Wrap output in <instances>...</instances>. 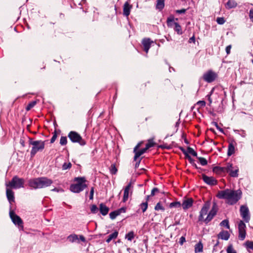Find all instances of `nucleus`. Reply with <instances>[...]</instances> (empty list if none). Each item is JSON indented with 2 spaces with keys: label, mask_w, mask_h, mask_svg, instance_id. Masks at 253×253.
<instances>
[{
  "label": "nucleus",
  "mask_w": 253,
  "mask_h": 253,
  "mask_svg": "<svg viewBox=\"0 0 253 253\" xmlns=\"http://www.w3.org/2000/svg\"><path fill=\"white\" fill-rule=\"evenodd\" d=\"M211 207V202L207 201L203 205L199 216V221H203L206 224L210 222L213 217L216 214L218 211V207L215 203H214L212 208L208 214Z\"/></svg>",
  "instance_id": "1"
},
{
  "label": "nucleus",
  "mask_w": 253,
  "mask_h": 253,
  "mask_svg": "<svg viewBox=\"0 0 253 253\" xmlns=\"http://www.w3.org/2000/svg\"><path fill=\"white\" fill-rule=\"evenodd\" d=\"M219 199H225L229 205H233L241 198V192L227 189L220 191L217 195Z\"/></svg>",
  "instance_id": "2"
},
{
  "label": "nucleus",
  "mask_w": 253,
  "mask_h": 253,
  "mask_svg": "<svg viewBox=\"0 0 253 253\" xmlns=\"http://www.w3.org/2000/svg\"><path fill=\"white\" fill-rule=\"evenodd\" d=\"M52 183V180L46 177L33 178L28 181L29 186L33 189L45 188L49 186Z\"/></svg>",
  "instance_id": "3"
},
{
  "label": "nucleus",
  "mask_w": 253,
  "mask_h": 253,
  "mask_svg": "<svg viewBox=\"0 0 253 253\" xmlns=\"http://www.w3.org/2000/svg\"><path fill=\"white\" fill-rule=\"evenodd\" d=\"M29 143L32 146L31 157H34L38 152L42 151L44 148L45 141L42 140H34L32 138H29Z\"/></svg>",
  "instance_id": "4"
},
{
  "label": "nucleus",
  "mask_w": 253,
  "mask_h": 253,
  "mask_svg": "<svg viewBox=\"0 0 253 253\" xmlns=\"http://www.w3.org/2000/svg\"><path fill=\"white\" fill-rule=\"evenodd\" d=\"M75 180L77 182L76 184H71L70 186V190L74 193H80L83 191L87 186L84 183L85 179L84 177H76Z\"/></svg>",
  "instance_id": "5"
},
{
  "label": "nucleus",
  "mask_w": 253,
  "mask_h": 253,
  "mask_svg": "<svg viewBox=\"0 0 253 253\" xmlns=\"http://www.w3.org/2000/svg\"><path fill=\"white\" fill-rule=\"evenodd\" d=\"M24 182L23 178L14 176L10 181L5 184V185L6 187L10 188L19 189L24 187Z\"/></svg>",
  "instance_id": "6"
},
{
  "label": "nucleus",
  "mask_w": 253,
  "mask_h": 253,
  "mask_svg": "<svg viewBox=\"0 0 253 253\" xmlns=\"http://www.w3.org/2000/svg\"><path fill=\"white\" fill-rule=\"evenodd\" d=\"M68 136L70 140L73 143H78L81 146H84L86 144L85 141L82 138L81 136L76 131H70L69 133Z\"/></svg>",
  "instance_id": "7"
},
{
  "label": "nucleus",
  "mask_w": 253,
  "mask_h": 253,
  "mask_svg": "<svg viewBox=\"0 0 253 253\" xmlns=\"http://www.w3.org/2000/svg\"><path fill=\"white\" fill-rule=\"evenodd\" d=\"M9 216L13 223L18 226L20 229H23V222L21 218L15 213L13 211L9 212Z\"/></svg>",
  "instance_id": "8"
},
{
  "label": "nucleus",
  "mask_w": 253,
  "mask_h": 253,
  "mask_svg": "<svg viewBox=\"0 0 253 253\" xmlns=\"http://www.w3.org/2000/svg\"><path fill=\"white\" fill-rule=\"evenodd\" d=\"M173 17H170L167 19V23L168 26L169 27H172L173 25L174 26V30L178 35H181L182 34V31L181 26L177 22H174Z\"/></svg>",
  "instance_id": "9"
},
{
  "label": "nucleus",
  "mask_w": 253,
  "mask_h": 253,
  "mask_svg": "<svg viewBox=\"0 0 253 253\" xmlns=\"http://www.w3.org/2000/svg\"><path fill=\"white\" fill-rule=\"evenodd\" d=\"M239 168L234 167L231 163H227L226 166V172L229 173L231 177H237L238 176Z\"/></svg>",
  "instance_id": "10"
},
{
  "label": "nucleus",
  "mask_w": 253,
  "mask_h": 253,
  "mask_svg": "<svg viewBox=\"0 0 253 253\" xmlns=\"http://www.w3.org/2000/svg\"><path fill=\"white\" fill-rule=\"evenodd\" d=\"M217 75L214 72L209 70L203 75V79L208 83L213 82L217 78Z\"/></svg>",
  "instance_id": "11"
},
{
  "label": "nucleus",
  "mask_w": 253,
  "mask_h": 253,
  "mask_svg": "<svg viewBox=\"0 0 253 253\" xmlns=\"http://www.w3.org/2000/svg\"><path fill=\"white\" fill-rule=\"evenodd\" d=\"M240 211L241 215L244 221L246 222H249L250 219V215L248 208L246 206L242 205L240 207Z\"/></svg>",
  "instance_id": "12"
},
{
  "label": "nucleus",
  "mask_w": 253,
  "mask_h": 253,
  "mask_svg": "<svg viewBox=\"0 0 253 253\" xmlns=\"http://www.w3.org/2000/svg\"><path fill=\"white\" fill-rule=\"evenodd\" d=\"M246 224L242 221L241 220L238 224V230H239V238L241 240H244L246 237Z\"/></svg>",
  "instance_id": "13"
},
{
  "label": "nucleus",
  "mask_w": 253,
  "mask_h": 253,
  "mask_svg": "<svg viewBox=\"0 0 253 253\" xmlns=\"http://www.w3.org/2000/svg\"><path fill=\"white\" fill-rule=\"evenodd\" d=\"M67 240L71 243H79V240L83 242H85V239L83 235H80L79 238L77 234H72L67 237Z\"/></svg>",
  "instance_id": "14"
},
{
  "label": "nucleus",
  "mask_w": 253,
  "mask_h": 253,
  "mask_svg": "<svg viewBox=\"0 0 253 253\" xmlns=\"http://www.w3.org/2000/svg\"><path fill=\"white\" fill-rule=\"evenodd\" d=\"M202 179L208 185L213 186L217 184V180L212 176H208L205 174L202 175Z\"/></svg>",
  "instance_id": "15"
},
{
  "label": "nucleus",
  "mask_w": 253,
  "mask_h": 253,
  "mask_svg": "<svg viewBox=\"0 0 253 253\" xmlns=\"http://www.w3.org/2000/svg\"><path fill=\"white\" fill-rule=\"evenodd\" d=\"M6 194L7 198L10 204L14 201V192L9 187H6Z\"/></svg>",
  "instance_id": "16"
},
{
  "label": "nucleus",
  "mask_w": 253,
  "mask_h": 253,
  "mask_svg": "<svg viewBox=\"0 0 253 253\" xmlns=\"http://www.w3.org/2000/svg\"><path fill=\"white\" fill-rule=\"evenodd\" d=\"M131 188V184L129 183L125 188L123 201L126 202L128 198L129 192Z\"/></svg>",
  "instance_id": "17"
},
{
  "label": "nucleus",
  "mask_w": 253,
  "mask_h": 253,
  "mask_svg": "<svg viewBox=\"0 0 253 253\" xmlns=\"http://www.w3.org/2000/svg\"><path fill=\"white\" fill-rule=\"evenodd\" d=\"M131 8L132 6L130 5L127 1L126 2L123 6L124 15L126 16H128L130 14V9Z\"/></svg>",
  "instance_id": "18"
},
{
  "label": "nucleus",
  "mask_w": 253,
  "mask_h": 253,
  "mask_svg": "<svg viewBox=\"0 0 253 253\" xmlns=\"http://www.w3.org/2000/svg\"><path fill=\"white\" fill-rule=\"evenodd\" d=\"M152 42L150 39H145L143 40L142 44L144 47V50L146 53H148Z\"/></svg>",
  "instance_id": "19"
},
{
  "label": "nucleus",
  "mask_w": 253,
  "mask_h": 253,
  "mask_svg": "<svg viewBox=\"0 0 253 253\" xmlns=\"http://www.w3.org/2000/svg\"><path fill=\"white\" fill-rule=\"evenodd\" d=\"M193 204V200L192 199H188L187 200H184L182 204V206L183 209L186 210L190 208Z\"/></svg>",
  "instance_id": "20"
},
{
  "label": "nucleus",
  "mask_w": 253,
  "mask_h": 253,
  "mask_svg": "<svg viewBox=\"0 0 253 253\" xmlns=\"http://www.w3.org/2000/svg\"><path fill=\"white\" fill-rule=\"evenodd\" d=\"M99 210L100 213L103 215H106L108 213L109 208L107 207H106L104 204L101 203L99 205Z\"/></svg>",
  "instance_id": "21"
},
{
  "label": "nucleus",
  "mask_w": 253,
  "mask_h": 253,
  "mask_svg": "<svg viewBox=\"0 0 253 253\" xmlns=\"http://www.w3.org/2000/svg\"><path fill=\"white\" fill-rule=\"evenodd\" d=\"M218 238L224 240H228L230 237V234H229L228 232L227 231H223L219 233V234L218 235Z\"/></svg>",
  "instance_id": "22"
},
{
  "label": "nucleus",
  "mask_w": 253,
  "mask_h": 253,
  "mask_svg": "<svg viewBox=\"0 0 253 253\" xmlns=\"http://www.w3.org/2000/svg\"><path fill=\"white\" fill-rule=\"evenodd\" d=\"M235 153V146L233 142L229 143L228 147L227 155L228 156H231Z\"/></svg>",
  "instance_id": "23"
},
{
  "label": "nucleus",
  "mask_w": 253,
  "mask_h": 253,
  "mask_svg": "<svg viewBox=\"0 0 253 253\" xmlns=\"http://www.w3.org/2000/svg\"><path fill=\"white\" fill-rule=\"evenodd\" d=\"M148 150L146 147L141 149L139 151H136L135 153V156L134 157V160L136 161L137 159L141 155L144 154Z\"/></svg>",
  "instance_id": "24"
},
{
  "label": "nucleus",
  "mask_w": 253,
  "mask_h": 253,
  "mask_svg": "<svg viewBox=\"0 0 253 253\" xmlns=\"http://www.w3.org/2000/svg\"><path fill=\"white\" fill-rule=\"evenodd\" d=\"M237 5V2L234 0H229L226 3V8L231 9L235 7Z\"/></svg>",
  "instance_id": "25"
},
{
  "label": "nucleus",
  "mask_w": 253,
  "mask_h": 253,
  "mask_svg": "<svg viewBox=\"0 0 253 253\" xmlns=\"http://www.w3.org/2000/svg\"><path fill=\"white\" fill-rule=\"evenodd\" d=\"M213 170L217 173H221L226 172V166L224 167H215L213 168Z\"/></svg>",
  "instance_id": "26"
},
{
  "label": "nucleus",
  "mask_w": 253,
  "mask_h": 253,
  "mask_svg": "<svg viewBox=\"0 0 253 253\" xmlns=\"http://www.w3.org/2000/svg\"><path fill=\"white\" fill-rule=\"evenodd\" d=\"M164 0H157L156 4V8L161 10L163 9L165 6Z\"/></svg>",
  "instance_id": "27"
},
{
  "label": "nucleus",
  "mask_w": 253,
  "mask_h": 253,
  "mask_svg": "<svg viewBox=\"0 0 253 253\" xmlns=\"http://www.w3.org/2000/svg\"><path fill=\"white\" fill-rule=\"evenodd\" d=\"M203 249V244L201 242L198 243L195 246V253L202 252Z\"/></svg>",
  "instance_id": "28"
},
{
  "label": "nucleus",
  "mask_w": 253,
  "mask_h": 253,
  "mask_svg": "<svg viewBox=\"0 0 253 253\" xmlns=\"http://www.w3.org/2000/svg\"><path fill=\"white\" fill-rule=\"evenodd\" d=\"M118 235V232L117 231H115L113 233L109 235L108 239L106 240V242L109 243L112 240L116 239Z\"/></svg>",
  "instance_id": "29"
},
{
  "label": "nucleus",
  "mask_w": 253,
  "mask_h": 253,
  "mask_svg": "<svg viewBox=\"0 0 253 253\" xmlns=\"http://www.w3.org/2000/svg\"><path fill=\"white\" fill-rule=\"evenodd\" d=\"M134 237V233L133 231H130L126 235V239L131 241Z\"/></svg>",
  "instance_id": "30"
},
{
  "label": "nucleus",
  "mask_w": 253,
  "mask_h": 253,
  "mask_svg": "<svg viewBox=\"0 0 253 253\" xmlns=\"http://www.w3.org/2000/svg\"><path fill=\"white\" fill-rule=\"evenodd\" d=\"M155 144V143L154 142L153 139H150L148 140V143L146 144L145 147L146 149H148L149 148L153 147Z\"/></svg>",
  "instance_id": "31"
},
{
  "label": "nucleus",
  "mask_w": 253,
  "mask_h": 253,
  "mask_svg": "<svg viewBox=\"0 0 253 253\" xmlns=\"http://www.w3.org/2000/svg\"><path fill=\"white\" fill-rule=\"evenodd\" d=\"M37 104V102L36 101H32L30 103H29L28 105L27 106L26 108V110L27 111H29L31 110L33 107H34L36 104Z\"/></svg>",
  "instance_id": "32"
},
{
  "label": "nucleus",
  "mask_w": 253,
  "mask_h": 253,
  "mask_svg": "<svg viewBox=\"0 0 253 253\" xmlns=\"http://www.w3.org/2000/svg\"><path fill=\"white\" fill-rule=\"evenodd\" d=\"M181 204L179 202H172L169 204V207L172 208H180Z\"/></svg>",
  "instance_id": "33"
},
{
  "label": "nucleus",
  "mask_w": 253,
  "mask_h": 253,
  "mask_svg": "<svg viewBox=\"0 0 253 253\" xmlns=\"http://www.w3.org/2000/svg\"><path fill=\"white\" fill-rule=\"evenodd\" d=\"M245 246L247 248L253 250V242L248 241L245 243Z\"/></svg>",
  "instance_id": "34"
},
{
  "label": "nucleus",
  "mask_w": 253,
  "mask_h": 253,
  "mask_svg": "<svg viewBox=\"0 0 253 253\" xmlns=\"http://www.w3.org/2000/svg\"><path fill=\"white\" fill-rule=\"evenodd\" d=\"M72 164L71 163H64L62 165V168L63 170L70 169L71 168Z\"/></svg>",
  "instance_id": "35"
},
{
  "label": "nucleus",
  "mask_w": 253,
  "mask_h": 253,
  "mask_svg": "<svg viewBox=\"0 0 253 253\" xmlns=\"http://www.w3.org/2000/svg\"><path fill=\"white\" fill-rule=\"evenodd\" d=\"M226 252L227 253H237V252L234 249L232 245H230L228 246Z\"/></svg>",
  "instance_id": "36"
},
{
  "label": "nucleus",
  "mask_w": 253,
  "mask_h": 253,
  "mask_svg": "<svg viewBox=\"0 0 253 253\" xmlns=\"http://www.w3.org/2000/svg\"><path fill=\"white\" fill-rule=\"evenodd\" d=\"M140 207L142 209V212H144L148 208V203L146 201V202L142 203L140 204Z\"/></svg>",
  "instance_id": "37"
},
{
  "label": "nucleus",
  "mask_w": 253,
  "mask_h": 253,
  "mask_svg": "<svg viewBox=\"0 0 253 253\" xmlns=\"http://www.w3.org/2000/svg\"><path fill=\"white\" fill-rule=\"evenodd\" d=\"M197 158L199 160L201 165L206 166L207 165L208 162L205 158L203 157H198Z\"/></svg>",
  "instance_id": "38"
},
{
  "label": "nucleus",
  "mask_w": 253,
  "mask_h": 253,
  "mask_svg": "<svg viewBox=\"0 0 253 253\" xmlns=\"http://www.w3.org/2000/svg\"><path fill=\"white\" fill-rule=\"evenodd\" d=\"M187 153L191 154L193 156L196 157L197 156V152H195L193 148L189 147L187 148Z\"/></svg>",
  "instance_id": "39"
},
{
  "label": "nucleus",
  "mask_w": 253,
  "mask_h": 253,
  "mask_svg": "<svg viewBox=\"0 0 253 253\" xmlns=\"http://www.w3.org/2000/svg\"><path fill=\"white\" fill-rule=\"evenodd\" d=\"M220 225L221 226L226 227L227 229L229 228V221L227 219H225L222 221L220 222Z\"/></svg>",
  "instance_id": "40"
},
{
  "label": "nucleus",
  "mask_w": 253,
  "mask_h": 253,
  "mask_svg": "<svg viewBox=\"0 0 253 253\" xmlns=\"http://www.w3.org/2000/svg\"><path fill=\"white\" fill-rule=\"evenodd\" d=\"M67 140L66 136H61L60 140V144L61 145H65L67 144Z\"/></svg>",
  "instance_id": "41"
},
{
  "label": "nucleus",
  "mask_w": 253,
  "mask_h": 253,
  "mask_svg": "<svg viewBox=\"0 0 253 253\" xmlns=\"http://www.w3.org/2000/svg\"><path fill=\"white\" fill-rule=\"evenodd\" d=\"M110 172L112 174H115L117 172V169L116 168L115 165H112L110 167Z\"/></svg>",
  "instance_id": "42"
},
{
  "label": "nucleus",
  "mask_w": 253,
  "mask_h": 253,
  "mask_svg": "<svg viewBox=\"0 0 253 253\" xmlns=\"http://www.w3.org/2000/svg\"><path fill=\"white\" fill-rule=\"evenodd\" d=\"M155 210L156 211L162 210L164 211L165 210L164 208L162 206L160 203H158L157 204L155 207Z\"/></svg>",
  "instance_id": "43"
},
{
  "label": "nucleus",
  "mask_w": 253,
  "mask_h": 253,
  "mask_svg": "<svg viewBox=\"0 0 253 253\" xmlns=\"http://www.w3.org/2000/svg\"><path fill=\"white\" fill-rule=\"evenodd\" d=\"M90 210L92 213H96L98 211V208L96 205H93L90 208Z\"/></svg>",
  "instance_id": "44"
},
{
  "label": "nucleus",
  "mask_w": 253,
  "mask_h": 253,
  "mask_svg": "<svg viewBox=\"0 0 253 253\" xmlns=\"http://www.w3.org/2000/svg\"><path fill=\"white\" fill-rule=\"evenodd\" d=\"M216 22L219 24H223L225 23V21L223 17H218L216 19Z\"/></svg>",
  "instance_id": "45"
},
{
  "label": "nucleus",
  "mask_w": 253,
  "mask_h": 253,
  "mask_svg": "<svg viewBox=\"0 0 253 253\" xmlns=\"http://www.w3.org/2000/svg\"><path fill=\"white\" fill-rule=\"evenodd\" d=\"M235 131L236 132H239V134L243 137H245L246 136V131L244 130H235Z\"/></svg>",
  "instance_id": "46"
},
{
  "label": "nucleus",
  "mask_w": 253,
  "mask_h": 253,
  "mask_svg": "<svg viewBox=\"0 0 253 253\" xmlns=\"http://www.w3.org/2000/svg\"><path fill=\"white\" fill-rule=\"evenodd\" d=\"M159 192V190L158 188H156V187L154 188L151 191L150 196H153L155 195L156 193H158Z\"/></svg>",
  "instance_id": "47"
},
{
  "label": "nucleus",
  "mask_w": 253,
  "mask_h": 253,
  "mask_svg": "<svg viewBox=\"0 0 253 253\" xmlns=\"http://www.w3.org/2000/svg\"><path fill=\"white\" fill-rule=\"evenodd\" d=\"M186 158L188 160L189 162L192 165L195 162L194 160L191 157L189 154H186Z\"/></svg>",
  "instance_id": "48"
},
{
  "label": "nucleus",
  "mask_w": 253,
  "mask_h": 253,
  "mask_svg": "<svg viewBox=\"0 0 253 253\" xmlns=\"http://www.w3.org/2000/svg\"><path fill=\"white\" fill-rule=\"evenodd\" d=\"M93 194H94V188L93 187H91L90 191V195H89V199L92 200L93 199Z\"/></svg>",
  "instance_id": "49"
},
{
  "label": "nucleus",
  "mask_w": 253,
  "mask_h": 253,
  "mask_svg": "<svg viewBox=\"0 0 253 253\" xmlns=\"http://www.w3.org/2000/svg\"><path fill=\"white\" fill-rule=\"evenodd\" d=\"M109 216L111 219H114L117 216L114 211L110 213Z\"/></svg>",
  "instance_id": "50"
},
{
  "label": "nucleus",
  "mask_w": 253,
  "mask_h": 253,
  "mask_svg": "<svg viewBox=\"0 0 253 253\" xmlns=\"http://www.w3.org/2000/svg\"><path fill=\"white\" fill-rule=\"evenodd\" d=\"M197 104L198 105H200L202 107H204L206 105V102L205 101H204V100H200V101H199L197 103Z\"/></svg>",
  "instance_id": "51"
},
{
  "label": "nucleus",
  "mask_w": 253,
  "mask_h": 253,
  "mask_svg": "<svg viewBox=\"0 0 253 253\" xmlns=\"http://www.w3.org/2000/svg\"><path fill=\"white\" fill-rule=\"evenodd\" d=\"M249 17L251 21L253 22V9L250 10Z\"/></svg>",
  "instance_id": "52"
},
{
  "label": "nucleus",
  "mask_w": 253,
  "mask_h": 253,
  "mask_svg": "<svg viewBox=\"0 0 253 253\" xmlns=\"http://www.w3.org/2000/svg\"><path fill=\"white\" fill-rule=\"evenodd\" d=\"M212 91H213V89L211 91V92H210V93L209 94H208L207 95V97L208 98V100H209V101L210 104L211 103V102H212V100L211 99V94L212 93Z\"/></svg>",
  "instance_id": "53"
},
{
  "label": "nucleus",
  "mask_w": 253,
  "mask_h": 253,
  "mask_svg": "<svg viewBox=\"0 0 253 253\" xmlns=\"http://www.w3.org/2000/svg\"><path fill=\"white\" fill-rule=\"evenodd\" d=\"M56 138H57V134H56V132H55L54 134H53V135L52 136V138H51L50 142L53 143L55 141V140H56Z\"/></svg>",
  "instance_id": "54"
},
{
  "label": "nucleus",
  "mask_w": 253,
  "mask_h": 253,
  "mask_svg": "<svg viewBox=\"0 0 253 253\" xmlns=\"http://www.w3.org/2000/svg\"><path fill=\"white\" fill-rule=\"evenodd\" d=\"M231 48V45H229L227 46H226L225 50H226L227 54H230Z\"/></svg>",
  "instance_id": "55"
},
{
  "label": "nucleus",
  "mask_w": 253,
  "mask_h": 253,
  "mask_svg": "<svg viewBox=\"0 0 253 253\" xmlns=\"http://www.w3.org/2000/svg\"><path fill=\"white\" fill-rule=\"evenodd\" d=\"M185 12H186L185 9H179V10H177L176 11V12L177 13H179V14L184 13Z\"/></svg>",
  "instance_id": "56"
},
{
  "label": "nucleus",
  "mask_w": 253,
  "mask_h": 253,
  "mask_svg": "<svg viewBox=\"0 0 253 253\" xmlns=\"http://www.w3.org/2000/svg\"><path fill=\"white\" fill-rule=\"evenodd\" d=\"M142 143V142H141L137 144V145L134 148V150H133L134 152H135V151L137 150V149H138L140 147Z\"/></svg>",
  "instance_id": "57"
},
{
  "label": "nucleus",
  "mask_w": 253,
  "mask_h": 253,
  "mask_svg": "<svg viewBox=\"0 0 253 253\" xmlns=\"http://www.w3.org/2000/svg\"><path fill=\"white\" fill-rule=\"evenodd\" d=\"M52 191H54V192H63V190L62 189H58V188H54L53 189H52L51 190Z\"/></svg>",
  "instance_id": "58"
},
{
  "label": "nucleus",
  "mask_w": 253,
  "mask_h": 253,
  "mask_svg": "<svg viewBox=\"0 0 253 253\" xmlns=\"http://www.w3.org/2000/svg\"><path fill=\"white\" fill-rule=\"evenodd\" d=\"M185 242V239L184 237H181L180 238V241H179V243L180 244H183V243L184 242Z\"/></svg>",
  "instance_id": "59"
},
{
  "label": "nucleus",
  "mask_w": 253,
  "mask_h": 253,
  "mask_svg": "<svg viewBox=\"0 0 253 253\" xmlns=\"http://www.w3.org/2000/svg\"><path fill=\"white\" fill-rule=\"evenodd\" d=\"M118 211L121 213L122 212H125L126 211V209L124 208H122L119 210H118Z\"/></svg>",
  "instance_id": "60"
},
{
  "label": "nucleus",
  "mask_w": 253,
  "mask_h": 253,
  "mask_svg": "<svg viewBox=\"0 0 253 253\" xmlns=\"http://www.w3.org/2000/svg\"><path fill=\"white\" fill-rule=\"evenodd\" d=\"M180 150L182 151V152L183 153V154L185 155V156H186V154H188L187 153V151H186L184 148H181Z\"/></svg>",
  "instance_id": "61"
},
{
  "label": "nucleus",
  "mask_w": 253,
  "mask_h": 253,
  "mask_svg": "<svg viewBox=\"0 0 253 253\" xmlns=\"http://www.w3.org/2000/svg\"><path fill=\"white\" fill-rule=\"evenodd\" d=\"M140 160H139L138 162H137L135 165V168H137L139 167V164H140Z\"/></svg>",
  "instance_id": "62"
},
{
  "label": "nucleus",
  "mask_w": 253,
  "mask_h": 253,
  "mask_svg": "<svg viewBox=\"0 0 253 253\" xmlns=\"http://www.w3.org/2000/svg\"><path fill=\"white\" fill-rule=\"evenodd\" d=\"M195 37L194 36L191 37L189 39V42H195Z\"/></svg>",
  "instance_id": "63"
},
{
  "label": "nucleus",
  "mask_w": 253,
  "mask_h": 253,
  "mask_svg": "<svg viewBox=\"0 0 253 253\" xmlns=\"http://www.w3.org/2000/svg\"><path fill=\"white\" fill-rule=\"evenodd\" d=\"M114 211L116 213L117 216H118L121 214L120 212H119V211H118V210H117V211Z\"/></svg>",
  "instance_id": "64"
}]
</instances>
